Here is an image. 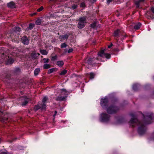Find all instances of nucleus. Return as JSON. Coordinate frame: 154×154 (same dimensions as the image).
Masks as SVG:
<instances>
[{
  "mask_svg": "<svg viewBox=\"0 0 154 154\" xmlns=\"http://www.w3.org/2000/svg\"><path fill=\"white\" fill-rule=\"evenodd\" d=\"M60 96L57 97V99L59 100H63L65 99L66 96L68 94V92L65 89L60 90Z\"/></svg>",
  "mask_w": 154,
  "mask_h": 154,
  "instance_id": "7ed1b4c3",
  "label": "nucleus"
},
{
  "mask_svg": "<svg viewBox=\"0 0 154 154\" xmlns=\"http://www.w3.org/2000/svg\"><path fill=\"white\" fill-rule=\"evenodd\" d=\"M57 56H54L52 57L51 60H56L57 59Z\"/></svg>",
  "mask_w": 154,
  "mask_h": 154,
  "instance_id": "c756f323",
  "label": "nucleus"
},
{
  "mask_svg": "<svg viewBox=\"0 0 154 154\" xmlns=\"http://www.w3.org/2000/svg\"><path fill=\"white\" fill-rule=\"evenodd\" d=\"M34 26V24L32 23H31L29 24V27H28V29H31L33 28Z\"/></svg>",
  "mask_w": 154,
  "mask_h": 154,
  "instance_id": "b1692460",
  "label": "nucleus"
},
{
  "mask_svg": "<svg viewBox=\"0 0 154 154\" xmlns=\"http://www.w3.org/2000/svg\"><path fill=\"white\" fill-rule=\"evenodd\" d=\"M55 71V69L54 68H52L49 69L48 71V73L50 74L51 73L53 72H54Z\"/></svg>",
  "mask_w": 154,
  "mask_h": 154,
  "instance_id": "5701e85b",
  "label": "nucleus"
},
{
  "mask_svg": "<svg viewBox=\"0 0 154 154\" xmlns=\"http://www.w3.org/2000/svg\"><path fill=\"white\" fill-rule=\"evenodd\" d=\"M22 42L24 44L27 45L29 43V41L26 36H23L21 38Z\"/></svg>",
  "mask_w": 154,
  "mask_h": 154,
  "instance_id": "1a4fd4ad",
  "label": "nucleus"
},
{
  "mask_svg": "<svg viewBox=\"0 0 154 154\" xmlns=\"http://www.w3.org/2000/svg\"><path fill=\"white\" fill-rule=\"evenodd\" d=\"M67 71L66 70H63L62 71V72L60 73V75H62L65 74L66 73Z\"/></svg>",
  "mask_w": 154,
  "mask_h": 154,
  "instance_id": "bb28decb",
  "label": "nucleus"
},
{
  "mask_svg": "<svg viewBox=\"0 0 154 154\" xmlns=\"http://www.w3.org/2000/svg\"><path fill=\"white\" fill-rule=\"evenodd\" d=\"M73 51V49H69L68 51V52L69 53H71Z\"/></svg>",
  "mask_w": 154,
  "mask_h": 154,
  "instance_id": "f704fd0d",
  "label": "nucleus"
},
{
  "mask_svg": "<svg viewBox=\"0 0 154 154\" xmlns=\"http://www.w3.org/2000/svg\"><path fill=\"white\" fill-rule=\"evenodd\" d=\"M40 69L39 68H37L34 71V73L35 75H37L40 72Z\"/></svg>",
  "mask_w": 154,
  "mask_h": 154,
  "instance_id": "f3484780",
  "label": "nucleus"
},
{
  "mask_svg": "<svg viewBox=\"0 0 154 154\" xmlns=\"http://www.w3.org/2000/svg\"><path fill=\"white\" fill-rule=\"evenodd\" d=\"M8 6L11 8H14L15 7V5L14 2H11L8 3Z\"/></svg>",
  "mask_w": 154,
  "mask_h": 154,
  "instance_id": "f8f14e48",
  "label": "nucleus"
},
{
  "mask_svg": "<svg viewBox=\"0 0 154 154\" xmlns=\"http://www.w3.org/2000/svg\"><path fill=\"white\" fill-rule=\"evenodd\" d=\"M151 9L153 13H154V7L151 8Z\"/></svg>",
  "mask_w": 154,
  "mask_h": 154,
  "instance_id": "4c0bfd02",
  "label": "nucleus"
},
{
  "mask_svg": "<svg viewBox=\"0 0 154 154\" xmlns=\"http://www.w3.org/2000/svg\"><path fill=\"white\" fill-rule=\"evenodd\" d=\"M15 30L16 32H19L20 30V29L19 27H17L15 28Z\"/></svg>",
  "mask_w": 154,
  "mask_h": 154,
  "instance_id": "a878e982",
  "label": "nucleus"
},
{
  "mask_svg": "<svg viewBox=\"0 0 154 154\" xmlns=\"http://www.w3.org/2000/svg\"><path fill=\"white\" fill-rule=\"evenodd\" d=\"M0 154H10L6 150H1L0 151Z\"/></svg>",
  "mask_w": 154,
  "mask_h": 154,
  "instance_id": "a211bd4d",
  "label": "nucleus"
},
{
  "mask_svg": "<svg viewBox=\"0 0 154 154\" xmlns=\"http://www.w3.org/2000/svg\"><path fill=\"white\" fill-rule=\"evenodd\" d=\"M105 50H102L98 53V55L99 56L103 57L104 56L107 59L110 58L111 56L109 54H105L104 52Z\"/></svg>",
  "mask_w": 154,
  "mask_h": 154,
  "instance_id": "0eeeda50",
  "label": "nucleus"
},
{
  "mask_svg": "<svg viewBox=\"0 0 154 154\" xmlns=\"http://www.w3.org/2000/svg\"><path fill=\"white\" fill-rule=\"evenodd\" d=\"M85 3H84L83 2V3H81L80 6L81 7H85Z\"/></svg>",
  "mask_w": 154,
  "mask_h": 154,
  "instance_id": "72a5a7b5",
  "label": "nucleus"
},
{
  "mask_svg": "<svg viewBox=\"0 0 154 154\" xmlns=\"http://www.w3.org/2000/svg\"><path fill=\"white\" fill-rule=\"evenodd\" d=\"M44 68L45 69H47L50 67V65L49 64H45L44 65Z\"/></svg>",
  "mask_w": 154,
  "mask_h": 154,
  "instance_id": "412c9836",
  "label": "nucleus"
},
{
  "mask_svg": "<svg viewBox=\"0 0 154 154\" xmlns=\"http://www.w3.org/2000/svg\"><path fill=\"white\" fill-rule=\"evenodd\" d=\"M48 99V98L47 97H44L42 100V103L40 104L39 103L38 104V105L35 106L34 107V109L35 110H37L40 108L42 109H45L46 108V102Z\"/></svg>",
  "mask_w": 154,
  "mask_h": 154,
  "instance_id": "39448f33",
  "label": "nucleus"
},
{
  "mask_svg": "<svg viewBox=\"0 0 154 154\" xmlns=\"http://www.w3.org/2000/svg\"><path fill=\"white\" fill-rule=\"evenodd\" d=\"M64 64V63L63 61L60 60L58 61L57 63V64L59 67L62 66Z\"/></svg>",
  "mask_w": 154,
  "mask_h": 154,
  "instance_id": "ddd939ff",
  "label": "nucleus"
},
{
  "mask_svg": "<svg viewBox=\"0 0 154 154\" xmlns=\"http://www.w3.org/2000/svg\"><path fill=\"white\" fill-rule=\"evenodd\" d=\"M144 1V0H139L138 2H135V6L136 5L137 7L139 8V4L143 2Z\"/></svg>",
  "mask_w": 154,
  "mask_h": 154,
  "instance_id": "2eb2a0df",
  "label": "nucleus"
},
{
  "mask_svg": "<svg viewBox=\"0 0 154 154\" xmlns=\"http://www.w3.org/2000/svg\"><path fill=\"white\" fill-rule=\"evenodd\" d=\"M121 120H118V121L117 122L116 124H120L121 123Z\"/></svg>",
  "mask_w": 154,
  "mask_h": 154,
  "instance_id": "c9c22d12",
  "label": "nucleus"
},
{
  "mask_svg": "<svg viewBox=\"0 0 154 154\" xmlns=\"http://www.w3.org/2000/svg\"><path fill=\"white\" fill-rule=\"evenodd\" d=\"M141 25V24L139 23L135 24V30L139 29L140 28Z\"/></svg>",
  "mask_w": 154,
  "mask_h": 154,
  "instance_id": "dca6fc26",
  "label": "nucleus"
},
{
  "mask_svg": "<svg viewBox=\"0 0 154 154\" xmlns=\"http://www.w3.org/2000/svg\"><path fill=\"white\" fill-rule=\"evenodd\" d=\"M41 23V20L40 19H38L35 22V23L37 25H39Z\"/></svg>",
  "mask_w": 154,
  "mask_h": 154,
  "instance_id": "cd10ccee",
  "label": "nucleus"
},
{
  "mask_svg": "<svg viewBox=\"0 0 154 154\" xmlns=\"http://www.w3.org/2000/svg\"><path fill=\"white\" fill-rule=\"evenodd\" d=\"M66 44L65 43H63L61 44V48H64L66 47Z\"/></svg>",
  "mask_w": 154,
  "mask_h": 154,
  "instance_id": "c85d7f7f",
  "label": "nucleus"
},
{
  "mask_svg": "<svg viewBox=\"0 0 154 154\" xmlns=\"http://www.w3.org/2000/svg\"><path fill=\"white\" fill-rule=\"evenodd\" d=\"M25 102H24V103H22V105H26L27 103L28 102V99L27 98H25Z\"/></svg>",
  "mask_w": 154,
  "mask_h": 154,
  "instance_id": "393cba45",
  "label": "nucleus"
},
{
  "mask_svg": "<svg viewBox=\"0 0 154 154\" xmlns=\"http://www.w3.org/2000/svg\"><path fill=\"white\" fill-rule=\"evenodd\" d=\"M86 23L85 18L84 17L80 18L79 19V22L78 24V27L79 28L81 29L84 27Z\"/></svg>",
  "mask_w": 154,
  "mask_h": 154,
  "instance_id": "423d86ee",
  "label": "nucleus"
},
{
  "mask_svg": "<svg viewBox=\"0 0 154 154\" xmlns=\"http://www.w3.org/2000/svg\"><path fill=\"white\" fill-rule=\"evenodd\" d=\"M130 116L131 119L129 121V124L130 125L134 126L135 124V115L134 113H130Z\"/></svg>",
  "mask_w": 154,
  "mask_h": 154,
  "instance_id": "6e6552de",
  "label": "nucleus"
},
{
  "mask_svg": "<svg viewBox=\"0 0 154 154\" xmlns=\"http://www.w3.org/2000/svg\"><path fill=\"white\" fill-rule=\"evenodd\" d=\"M100 105L103 108H106L107 112L110 114L114 113L118 110L117 107L109 105L106 97L101 99Z\"/></svg>",
  "mask_w": 154,
  "mask_h": 154,
  "instance_id": "f257e3e1",
  "label": "nucleus"
},
{
  "mask_svg": "<svg viewBox=\"0 0 154 154\" xmlns=\"http://www.w3.org/2000/svg\"><path fill=\"white\" fill-rule=\"evenodd\" d=\"M135 123H136V118H135Z\"/></svg>",
  "mask_w": 154,
  "mask_h": 154,
  "instance_id": "79ce46f5",
  "label": "nucleus"
},
{
  "mask_svg": "<svg viewBox=\"0 0 154 154\" xmlns=\"http://www.w3.org/2000/svg\"><path fill=\"white\" fill-rule=\"evenodd\" d=\"M96 25V23H94L91 25V27L92 28L94 27Z\"/></svg>",
  "mask_w": 154,
  "mask_h": 154,
  "instance_id": "2f4dec72",
  "label": "nucleus"
},
{
  "mask_svg": "<svg viewBox=\"0 0 154 154\" xmlns=\"http://www.w3.org/2000/svg\"><path fill=\"white\" fill-rule=\"evenodd\" d=\"M95 75V74L94 73H91L90 74V79H93Z\"/></svg>",
  "mask_w": 154,
  "mask_h": 154,
  "instance_id": "6ab92c4d",
  "label": "nucleus"
},
{
  "mask_svg": "<svg viewBox=\"0 0 154 154\" xmlns=\"http://www.w3.org/2000/svg\"><path fill=\"white\" fill-rule=\"evenodd\" d=\"M99 120L102 122L107 123L110 120V116L106 113H102L100 116Z\"/></svg>",
  "mask_w": 154,
  "mask_h": 154,
  "instance_id": "20e7f679",
  "label": "nucleus"
},
{
  "mask_svg": "<svg viewBox=\"0 0 154 154\" xmlns=\"http://www.w3.org/2000/svg\"><path fill=\"white\" fill-rule=\"evenodd\" d=\"M43 60H44V63H48V62L49 59H45V58H44V59H43Z\"/></svg>",
  "mask_w": 154,
  "mask_h": 154,
  "instance_id": "473e14b6",
  "label": "nucleus"
},
{
  "mask_svg": "<svg viewBox=\"0 0 154 154\" xmlns=\"http://www.w3.org/2000/svg\"><path fill=\"white\" fill-rule=\"evenodd\" d=\"M39 55V53H37L35 51H34L32 53L31 55V57L34 58H36Z\"/></svg>",
  "mask_w": 154,
  "mask_h": 154,
  "instance_id": "9d476101",
  "label": "nucleus"
},
{
  "mask_svg": "<svg viewBox=\"0 0 154 154\" xmlns=\"http://www.w3.org/2000/svg\"><path fill=\"white\" fill-rule=\"evenodd\" d=\"M119 31V30H116L114 33V36L115 37L117 36L118 35Z\"/></svg>",
  "mask_w": 154,
  "mask_h": 154,
  "instance_id": "4be33fe9",
  "label": "nucleus"
},
{
  "mask_svg": "<svg viewBox=\"0 0 154 154\" xmlns=\"http://www.w3.org/2000/svg\"><path fill=\"white\" fill-rule=\"evenodd\" d=\"M57 111H55V114H54L53 116L54 117H55V115L57 114Z\"/></svg>",
  "mask_w": 154,
  "mask_h": 154,
  "instance_id": "58836bf2",
  "label": "nucleus"
},
{
  "mask_svg": "<svg viewBox=\"0 0 154 154\" xmlns=\"http://www.w3.org/2000/svg\"><path fill=\"white\" fill-rule=\"evenodd\" d=\"M14 60L12 58H9L7 61L6 64H11L13 63Z\"/></svg>",
  "mask_w": 154,
  "mask_h": 154,
  "instance_id": "4468645a",
  "label": "nucleus"
},
{
  "mask_svg": "<svg viewBox=\"0 0 154 154\" xmlns=\"http://www.w3.org/2000/svg\"><path fill=\"white\" fill-rule=\"evenodd\" d=\"M140 114L144 117V119L146 121L143 123L142 122H139L138 124V132L140 134H143L145 128V125L151 123V122L149 121L152 119L153 115L151 113L149 114L146 115L145 117L142 113H141Z\"/></svg>",
  "mask_w": 154,
  "mask_h": 154,
  "instance_id": "f03ea898",
  "label": "nucleus"
},
{
  "mask_svg": "<svg viewBox=\"0 0 154 154\" xmlns=\"http://www.w3.org/2000/svg\"><path fill=\"white\" fill-rule=\"evenodd\" d=\"M40 51L41 53L43 55H46L47 54V52L45 50H41Z\"/></svg>",
  "mask_w": 154,
  "mask_h": 154,
  "instance_id": "aec40b11",
  "label": "nucleus"
},
{
  "mask_svg": "<svg viewBox=\"0 0 154 154\" xmlns=\"http://www.w3.org/2000/svg\"><path fill=\"white\" fill-rule=\"evenodd\" d=\"M33 14H31V16H32V15H33Z\"/></svg>",
  "mask_w": 154,
  "mask_h": 154,
  "instance_id": "a19ab883",
  "label": "nucleus"
},
{
  "mask_svg": "<svg viewBox=\"0 0 154 154\" xmlns=\"http://www.w3.org/2000/svg\"><path fill=\"white\" fill-rule=\"evenodd\" d=\"M72 7L73 9H75L77 7V6L76 5H74Z\"/></svg>",
  "mask_w": 154,
  "mask_h": 154,
  "instance_id": "e433bc0d",
  "label": "nucleus"
},
{
  "mask_svg": "<svg viewBox=\"0 0 154 154\" xmlns=\"http://www.w3.org/2000/svg\"><path fill=\"white\" fill-rule=\"evenodd\" d=\"M43 9V7L42 6L40 8L38 9L37 11L38 12H40L42 11Z\"/></svg>",
  "mask_w": 154,
  "mask_h": 154,
  "instance_id": "7c9ffc66",
  "label": "nucleus"
},
{
  "mask_svg": "<svg viewBox=\"0 0 154 154\" xmlns=\"http://www.w3.org/2000/svg\"><path fill=\"white\" fill-rule=\"evenodd\" d=\"M112 44H111L110 45L108 46V48H110L112 46Z\"/></svg>",
  "mask_w": 154,
  "mask_h": 154,
  "instance_id": "ea45409f",
  "label": "nucleus"
},
{
  "mask_svg": "<svg viewBox=\"0 0 154 154\" xmlns=\"http://www.w3.org/2000/svg\"><path fill=\"white\" fill-rule=\"evenodd\" d=\"M68 37V35H67L60 36V38L61 41H63L65 39H67Z\"/></svg>",
  "mask_w": 154,
  "mask_h": 154,
  "instance_id": "9b49d317",
  "label": "nucleus"
}]
</instances>
